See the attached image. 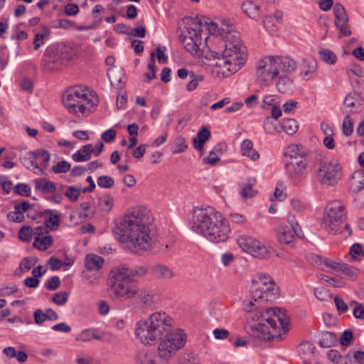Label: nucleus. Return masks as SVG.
Segmentation results:
<instances>
[{"mask_svg":"<svg viewBox=\"0 0 364 364\" xmlns=\"http://www.w3.org/2000/svg\"><path fill=\"white\" fill-rule=\"evenodd\" d=\"M278 290L268 274H259L252 279L250 299L243 301L247 319L245 330L250 336L264 341H281L289 331V317L285 310L262 307L265 301L276 299Z\"/></svg>","mask_w":364,"mask_h":364,"instance_id":"1","label":"nucleus"},{"mask_svg":"<svg viewBox=\"0 0 364 364\" xmlns=\"http://www.w3.org/2000/svg\"><path fill=\"white\" fill-rule=\"evenodd\" d=\"M220 36L224 38L225 42L232 41L235 33H237V36L239 37V33L234 31V26L228 20L222 19L220 21Z\"/></svg>","mask_w":364,"mask_h":364,"instance_id":"23","label":"nucleus"},{"mask_svg":"<svg viewBox=\"0 0 364 364\" xmlns=\"http://www.w3.org/2000/svg\"><path fill=\"white\" fill-rule=\"evenodd\" d=\"M338 272H341L345 277L353 280L358 274L359 270L346 263H342Z\"/></svg>","mask_w":364,"mask_h":364,"instance_id":"40","label":"nucleus"},{"mask_svg":"<svg viewBox=\"0 0 364 364\" xmlns=\"http://www.w3.org/2000/svg\"><path fill=\"white\" fill-rule=\"evenodd\" d=\"M128 277L121 274L117 268L110 272V296L114 301H123L135 298L137 286L131 283Z\"/></svg>","mask_w":364,"mask_h":364,"instance_id":"8","label":"nucleus"},{"mask_svg":"<svg viewBox=\"0 0 364 364\" xmlns=\"http://www.w3.org/2000/svg\"><path fill=\"white\" fill-rule=\"evenodd\" d=\"M320 58L327 64L334 65L337 61L336 55L331 50L323 48L318 52Z\"/></svg>","mask_w":364,"mask_h":364,"instance_id":"38","label":"nucleus"},{"mask_svg":"<svg viewBox=\"0 0 364 364\" xmlns=\"http://www.w3.org/2000/svg\"><path fill=\"white\" fill-rule=\"evenodd\" d=\"M307 164L306 158H300L299 160H287L284 166L286 173L293 179L301 178L306 173Z\"/></svg>","mask_w":364,"mask_h":364,"instance_id":"16","label":"nucleus"},{"mask_svg":"<svg viewBox=\"0 0 364 364\" xmlns=\"http://www.w3.org/2000/svg\"><path fill=\"white\" fill-rule=\"evenodd\" d=\"M291 205L294 210L298 212H304L309 208V205L302 200L294 198L291 200Z\"/></svg>","mask_w":364,"mask_h":364,"instance_id":"55","label":"nucleus"},{"mask_svg":"<svg viewBox=\"0 0 364 364\" xmlns=\"http://www.w3.org/2000/svg\"><path fill=\"white\" fill-rule=\"evenodd\" d=\"M93 147L92 144H86L72 156V159L75 162L87 161L91 159Z\"/></svg>","mask_w":364,"mask_h":364,"instance_id":"25","label":"nucleus"},{"mask_svg":"<svg viewBox=\"0 0 364 364\" xmlns=\"http://www.w3.org/2000/svg\"><path fill=\"white\" fill-rule=\"evenodd\" d=\"M97 185L104 188H111L114 184V179L109 176H101L97 178Z\"/></svg>","mask_w":364,"mask_h":364,"instance_id":"47","label":"nucleus"},{"mask_svg":"<svg viewBox=\"0 0 364 364\" xmlns=\"http://www.w3.org/2000/svg\"><path fill=\"white\" fill-rule=\"evenodd\" d=\"M36 259L31 257H25L21 261L18 269L22 272H26L31 269V267L34 265L36 263Z\"/></svg>","mask_w":364,"mask_h":364,"instance_id":"48","label":"nucleus"},{"mask_svg":"<svg viewBox=\"0 0 364 364\" xmlns=\"http://www.w3.org/2000/svg\"><path fill=\"white\" fill-rule=\"evenodd\" d=\"M241 8L243 12L252 18H257L259 16V7L252 1L244 2Z\"/></svg>","mask_w":364,"mask_h":364,"instance_id":"33","label":"nucleus"},{"mask_svg":"<svg viewBox=\"0 0 364 364\" xmlns=\"http://www.w3.org/2000/svg\"><path fill=\"white\" fill-rule=\"evenodd\" d=\"M350 190L353 192H359L364 188V171H355L350 181Z\"/></svg>","mask_w":364,"mask_h":364,"instance_id":"28","label":"nucleus"},{"mask_svg":"<svg viewBox=\"0 0 364 364\" xmlns=\"http://www.w3.org/2000/svg\"><path fill=\"white\" fill-rule=\"evenodd\" d=\"M104 259L95 254H89L85 259V266L89 270H99L102 267Z\"/></svg>","mask_w":364,"mask_h":364,"instance_id":"26","label":"nucleus"},{"mask_svg":"<svg viewBox=\"0 0 364 364\" xmlns=\"http://www.w3.org/2000/svg\"><path fill=\"white\" fill-rule=\"evenodd\" d=\"M350 255L354 259L358 258L359 256H364V250L362 245L359 243L353 244L350 249Z\"/></svg>","mask_w":364,"mask_h":364,"instance_id":"58","label":"nucleus"},{"mask_svg":"<svg viewBox=\"0 0 364 364\" xmlns=\"http://www.w3.org/2000/svg\"><path fill=\"white\" fill-rule=\"evenodd\" d=\"M333 14L335 16V26L339 31L340 37L349 36L351 31L348 25V16L345 8L339 3L333 6Z\"/></svg>","mask_w":364,"mask_h":364,"instance_id":"15","label":"nucleus"},{"mask_svg":"<svg viewBox=\"0 0 364 364\" xmlns=\"http://www.w3.org/2000/svg\"><path fill=\"white\" fill-rule=\"evenodd\" d=\"M203 80V75L196 74L193 70H188V68H183V83L187 91L195 90Z\"/></svg>","mask_w":364,"mask_h":364,"instance_id":"19","label":"nucleus"},{"mask_svg":"<svg viewBox=\"0 0 364 364\" xmlns=\"http://www.w3.org/2000/svg\"><path fill=\"white\" fill-rule=\"evenodd\" d=\"M45 214H49V217L45 220V225L47 228L55 230L60 225V219L58 215L53 214L51 210H46Z\"/></svg>","mask_w":364,"mask_h":364,"instance_id":"37","label":"nucleus"},{"mask_svg":"<svg viewBox=\"0 0 364 364\" xmlns=\"http://www.w3.org/2000/svg\"><path fill=\"white\" fill-rule=\"evenodd\" d=\"M279 80L277 83V88L278 91L282 93H285L291 89L292 80L287 77H284L282 74L279 75Z\"/></svg>","mask_w":364,"mask_h":364,"instance_id":"41","label":"nucleus"},{"mask_svg":"<svg viewBox=\"0 0 364 364\" xmlns=\"http://www.w3.org/2000/svg\"><path fill=\"white\" fill-rule=\"evenodd\" d=\"M63 102L68 112L75 114L88 115L97 106L87 92L80 86L66 90L63 95Z\"/></svg>","mask_w":364,"mask_h":364,"instance_id":"7","label":"nucleus"},{"mask_svg":"<svg viewBox=\"0 0 364 364\" xmlns=\"http://www.w3.org/2000/svg\"><path fill=\"white\" fill-rule=\"evenodd\" d=\"M47 232L46 228L38 227L35 229V235L37 236L33 241V247L39 250L45 251L53 245V237L50 235L43 236L44 232Z\"/></svg>","mask_w":364,"mask_h":364,"instance_id":"18","label":"nucleus"},{"mask_svg":"<svg viewBox=\"0 0 364 364\" xmlns=\"http://www.w3.org/2000/svg\"><path fill=\"white\" fill-rule=\"evenodd\" d=\"M60 280L58 276H53L45 284L46 288L50 291H54L60 287Z\"/></svg>","mask_w":364,"mask_h":364,"instance_id":"56","label":"nucleus"},{"mask_svg":"<svg viewBox=\"0 0 364 364\" xmlns=\"http://www.w3.org/2000/svg\"><path fill=\"white\" fill-rule=\"evenodd\" d=\"M33 230L30 226H23L18 231V238L24 242H28L32 238Z\"/></svg>","mask_w":364,"mask_h":364,"instance_id":"49","label":"nucleus"},{"mask_svg":"<svg viewBox=\"0 0 364 364\" xmlns=\"http://www.w3.org/2000/svg\"><path fill=\"white\" fill-rule=\"evenodd\" d=\"M196 20L200 21L201 25V31H200V36L201 38V33L203 31V28L207 30L210 35L220 36L219 25L217 23L206 18L205 16H196V17H186L183 18V38H186L188 32L191 33L193 30L188 27L191 26V23Z\"/></svg>","mask_w":364,"mask_h":364,"instance_id":"13","label":"nucleus"},{"mask_svg":"<svg viewBox=\"0 0 364 364\" xmlns=\"http://www.w3.org/2000/svg\"><path fill=\"white\" fill-rule=\"evenodd\" d=\"M349 307L353 308V314L356 318L364 320V307L355 301L349 304Z\"/></svg>","mask_w":364,"mask_h":364,"instance_id":"44","label":"nucleus"},{"mask_svg":"<svg viewBox=\"0 0 364 364\" xmlns=\"http://www.w3.org/2000/svg\"><path fill=\"white\" fill-rule=\"evenodd\" d=\"M134 335L144 346H153L159 343L157 353L142 350L136 356L137 364H169L182 348V328L176 326L175 319L165 311L151 314L137 321Z\"/></svg>","mask_w":364,"mask_h":364,"instance_id":"2","label":"nucleus"},{"mask_svg":"<svg viewBox=\"0 0 364 364\" xmlns=\"http://www.w3.org/2000/svg\"><path fill=\"white\" fill-rule=\"evenodd\" d=\"M345 218L344 204L340 200H333L326 207L321 226L328 232L336 234L341 232V225Z\"/></svg>","mask_w":364,"mask_h":364,"instance_id":"9","label":"nucleus"},{"mask_svg":"<svg viewBox=\"0 0 364 364\" xmlns=\"http://www.w3.org/2000/svg\"><path fill=\"white\" fill-rule=\"evenodd\" d=\"M237 242L244 251L252 255L254 257L264 258L269 254L267 247L259 241L252 237L241 235L237 238Z\"/></svg>","mask_w":364,"mask_h":364,"instance_id":"12","label":"nucleus"},{"mask_svg":"<svg viewBox=\"0 0 364 364\" xmlns=\"http://www.w3.org/2000/svg\"><path fill=\"white\" fill-rule=\"evenodd\" d=\"M70 164L66 161H59L56 165L52 167L55 173H66L70 169Z\"/></svg>","mask_w":364,"mask_h":364,"instance_id":"52","label":"nucleus"},{"mask_svg":"<svg viewBox=\"0 0 364 364\" xmlns=\"http://www.w3.org/2000/svg\"><path fill=\"white\" fill-rule=\"evenodd\" d=\"M284 154L288 160H299L300 158H306L307 153L304 147L299 144H291L286 148Z\"/></svg>","mask_w":364,"mask_h":364,"instance_id":"24","label":"nucleus"},{"mask_svg":"<svg viewBox=\"0 0 364 364\" xmlns=\"http://www.w3.org/2000/svg\"><path fill=\"white\" fill-rule=\"evenodd\" d=\"M296 68V61L289 56H266L257 66V80L269 84L281 73L290 74Z\"/></svg>","mask_w":364,"mask_h":364,"instance_id":"6","label":"nucleus"},{"mask_svg":"<svg viewBox=\"0 0 364 364\" xmlns=\"http://www.w3.org/2000/svg\"><path fill=\"white\" fill-rule=\"evenodd\" d=\"M342 130L344 135L349 136L353 134V122L349 116H346L343 122Z\"/></svg>","mask_w":364,"mask_h":364,"instance_id":"51","label":"nucleus"},{"mask_svg":"<svg viewBox=\"0 0 364 364\" xmlns=\"http://www.w3.org/2000/svg\"><path fill=\"white\" fill-rule=\"evenodd\" d=\"M210 132L205 127H203L193 139V146L196 149L201 151L205 141L210 138Z\"/></svg>","mask_w":364,"mask_h":364,"instance_id":"32","label":"nucleus"},{"mask_svg":"<svg viewBox=\"0 0 364 364\" xmlns=\"http://www.w3.org/2000/svg\"><path fill=\"white\" fill-rule=\"evenodd\" d=\"M121 272V274L128 277L129 279H133L135 277H142L148 272V268L146 266H136L130 268L126 264L120 265L116 267Z\"/></svg>","mask_w":364,"mask_h":364,"instance_id":"21","label":"nucleus"},{"mask_svg":"<svg viewBox=\"0 0 364 364\" xmlns=\"http://www.w3.org/2000/svg\"><path fill=\"white\" fill-rule=\"evenodd\" d=\"M299 75L304 80H309L317 74V61L312 57L304 58L299 65Z\"/></svg>","mask_w":364,"mask_h":364,"instance_id":"17","label":"nucleus"},{"mask_svg":"<svg viewBox=\"0 0 364 364\" xmlns=\"http://www.w3.org/2000/svg\"><path fill=\"white\" fill-rule=\"evenodd\" d=\"M334 302L336 309L340 314H344L348 311L349 305H348L340 296L334 297Z\"/></svg>","mask_w":364,"mask_h":364,"instance_id":"54","label":"nucleus"},{"mask_svg":"<svg viewBox=\"0 0 364 364\" xmlns=\"http://www.w3.org/2000/svg\"><path fill=\"white\" fill-rule=\"evenodd\" d=\"M342 178V166L335 159H323L318 162L316 178L318 182L327 186H334Z\"/></svg>","mask_w":364,"mask_h":364,"instance_id":"10","label":"nucleus"},{"mask_svg":"<svg viewBox=\"0 0 364 364\" xmlns=\"http://www.w3.org/2000/svg\"><path fill=\"white\" fill-rule=\"evenodd\" d=\"M50 29L44 26L42 27L41 32L35 35L33 43L36 50H38L39 48L44 43V39L48 38L50 36Z\"/></svg>","mask_w":364,"mask_h":364,"instance_id":"36","label":"nucleus"},{"mask_svg":"<svg viewBox=\"0 0 364 364\" xmlns=\"http://www.w3.org/2000/svg\"><path fill=\"white\" fill-rule=\"evenodd\" d=\"M80 195V188L74 186L68 187L65 192V196L71 201L75 202L77 200Z\"/></svg>","mask_w":364,"mask_h":364,"instance_id":"46","label":"nucleus"},{"mask_svg":"<svg viewBox=\"0 0 364 364\" xmlns=\"http://www.w3.org/2000/svg\"><path fill=\"white\" fill-rule=\"evenodd\" d=\"M35 188L43 193H53L56 191L55 183L46 178H37L34 181Z\"/></svg>","mask_w":364,"mask_h":364,"instance_id":"29","label":"nucleus"},{"mask_svg":"<svg viewBox=\"0 0 364 364\" xmlns=\"http://www.w3.org/2000/svg\"><path fill=\"white\" fill-rule=\"evenodd\" d=\"M189 28L193 31L183 38V48L196 63L206 70L210 69L212 75L219 78L227 77L241 69L246 60V48L237 33L233 35L232 41L225 42V49L220 53L208 46L200 48V21H192Z\"/></svg>","mask_w":364,"mask_h":364,"instance_id":"3","label":"nucleus"},{"mask_svg":"<svg viewBox=\"0 0 364 364\" xmlns=\"http://www.w3.org/2000/svg\"><path fill=\"white\" fill-rule=\"evenodd\" d=\"M114 199L110 196H105L99 199V207L103 213H109L113 207Z\"/></svg>","mask_w":364,"mask_h":364,"instance_id":"42","label":"nucleus"},{"mask_svg":"<svg viewBox=\"0 0 364 364\" xmlns=\"http://www.w3.org/2000/svg\"><path fill=\"white\" fill-rule=\"evenodd\" d=\"M21 161L23 166L28 169L41 171L36 162V159L31 156L29 152H27L23 156H21Z\"/></svg>","mask_w":364,"mask_h":364,"instance_id":"39","label":"nucleus"},{"mask_svg":"<svg viewBox=\"0 0 364 364\" xmlns=\"http://www.w3.org/2000/svg\"><path fill=\"white\" fill-rule=\"evenodd\" d=\"M20 86L22 90L27 91L29 93H31L33 88V84L31 79L24 78L21 82Z\"/></svg>","mask_w":364,"mask_h":364,"instance_id":"63","label":"nucleus"},{"mask_svg":"<svg viewBox=\"0 0 364 364\" xmlns=\"http://www.w3.org/2000/svg\"><path fill=\"white\" fill-rule=\"evenodd\" d=\"M79 12V8L77 4H68L65 6V13L68 16L76 15Z\"/></svg>","mask_w":364,"mask_h":364,"instance_id":"64","label":"nucleus"},{"mask_svg":"<svg viewBox=\"0 0 364 364\" xmlns=\"http://www.w3.org/2000/svg\"><path fill=\"white\" fill-rule=\"evenodd\" d=\"M299 125L294 119H283L280 125V132L284 131L288 135H293L298 131Z\"/></svg>","mask_w":364,"mask_h":364,"instance_id":"34","label":"nucleus"},{"mask_svg":"<svg viewBox=\"0 0 364 364\" xmlns=\"http://www.w3.org/2000/svg\"><path fill=\"white\" fill-rule=\"evenodd\" d=\"M151 273L154 278L161 280L169 279L173 276L172 269L160 264H154L151 268Z\"/></svg>","mask_w":364,"mask_h":364,"instance_id":"22","label":"nucleus"},{"mask_svg":"<svg viewBox=\"0 0 364 364\" xmlns=\"http://www.w3.org/2000/svg\"><path fill=\"white\" fill-rule=\"evenodd\" d=\"M297 223L288 222L282 224L277 230V239L281 244L291 245L299 236Z\"/></svg>","mask_w":364,"mask_h":364,"instance_id":"14","label":"nucleus"},{"mask_svg":"<svg viewBox=\"0 0 364 364\" xmlns=\"http://www.w3.org/2000/svg\"><path fill=\"white\" fill-rule=\"evenodd\" d=\"M337 336L330 331L321 332L318 336V344L323 348H330L337 342Z\"/></svg>","mask_w":364,"mask_h":364,"instance_id":"31","label":"nucleus"},{"mask_svg":"<svg viewBox=\"0 0 364 364\" xmlns=\"http://www.w3.org/2000/svg\"><path fill=\"white\" fill-rule=\"evenodd\" d=\"M68 292L60 291L53 294L52 301L58 306H63L68 301Z\"/></svg>","mask_w":364,"mask_h":364,"instance_id":"50","label":"nucleus"},{"mask_svg":"<svg viewBox=\"0 0 364 364\" xmlns=\"http://www.w3.org/2000/svg\"><path fill=\"white\" fill-rule=\"evenodd\" d=\"M241 152L242 156H247L253 161L259 158V153L253 148V143L250 139H245L241 144Z\"/></svg>","mask_w":364,"mask_h":364,"instance_id":"27","label":"nucleus"},{"mask_svg":"<svg viewBox=\"0 0 364 364\" xmlns=\"http://www.w3.org/2000/svg\"><path fill=\"white\" fill-rule=\"evenodd\" d=\"M325 258L326 257H321L316 255H311L309 256L308 259L313 265L323 270Z\"/></svg>","mask_w":364,"mask_h":364,"instance_id":"57","label":"nucleus"},{"mask_svg":"<svg viewBox=\"0 0 364 364\" xmlns=\"http://www.w3.org/2000/svg\"><path fill=\"white\" fill-rule=\"evenodd\" d=\"M116 131L111 128L102 134V139L106 142H111L116 137Z\"/></svg>","mask_w":364,"mask_h":364,"instance_id":"61","label":"nucleus"},{"mask_svg":"<svg viewBox=\"0 0 364 364\" xmlns=\"http://www.w3.org/2000/svg\"><path fill=\"white\" fill-rule=\"evenodd\" d=\"M328 359L335 364H347L350 358V355L342 356L337 350L331 349L328 351Z\"/></svg>","mask_w":364,"mask_h":364,"instance_id":"35","label":"nucleus"},{"mask_svg":"<svg viewBox=\"0 0 364 364\" xmlns=\"http://www.w3.org/2000/svg\"><path fill=\"white\" fill-rule=\"evenodd\" d=\"M102 338L100 335L98 334L97 330L96 328H87L82 331L80 333H78L75 340L77 341L80 342H90L92 339L101 340Z\"/></svg>","mask_w":364,"mask_h":364,"instance_id":"30","label":"nucleus"},{"mask_svg":"<svg viewBox=\"0 0 364 364\" xmlns=\"http://www.w3.org/2000/svg\"><path fill=\"white\" fill-rule=\"evenodd\" d=\"M15 192L19 196H31V188L26 183H18L14 187Z\"/></svg>","mask_w":364,"mask_h":364,"instance_id":"53","label":"nucleus"},{"mask_svg":"<svg viewBox=\"0 0 364 364\" xmlns=\"http://www.w3.org/2000/svg\"><path fill=\"white\" fill-rule=\"evenodd\" d=\"M264 132L268 134H274L275 133L280 132V126H277L273 121L271 117H267L264 121L263 125Z\"/></svg>","mask_w":364,"mask_h":364,"instance_id":"43","label":"nucleus"},{"mask_svg":"<svg viewBox=\"0 0 364 364\" xmlns=\"http://www.w3.org/2000/svg\"><path fill=\"white\" fill-rule=\"evenodd\" d=\"M242 198H251L255 195L252 186L250 183L245 184L240 191Z\"/></svg>","mask_w":364,"mask_h":364,"instance_id":"60","label":"nucleus"},{"mask_svg":"<svg viewBox=\"0 0 364 364\" xmlns=\"http://www.w3.org/2000/svg\"><path fill=\"white\" fill-rule=\"evenodd\" d=\"M154 296L151 290L137 287L135 294V297L136 298V303L141 309L146 308L153 304Z\"/></svg>","mask_w":364,"mask_h":364,"instance_id":"20","label":"nucleus"},{"mask_svg":"<svg viewBox=\"0 0 364 364\" xmlns=\"http://www.w3.org/2000/svg\"><path fill=\"white\" fill-rule=\"evenodd\" d=\"M150 211L143 206L132 209L117 224L113 232L118 240L133 253L149 250L156 240Z\"/></svg>","mask_w":364,"mask_h":364,"instance_id":"4","label":"nucleus"},{"mask_svg":"<svg viewBox=\"0 0 364 364\" xmlns=\"http://www.w3.org/2000/svg\"><path fill=\"white\" fill-rule=\"evenodd\" d=\"M341 264L342 263L337 261H333L328 258H325L323 271H326L328 272H332L333 271L338 272Z\"/></svg>","mask_w":364,"mask_h":364,"instance_id":"45","label":"nucleus"},{"mask_svg":"<svg viewBox=\"0 0 364 364\" xmlns=\"http://www.w3.org/2000/svg\"><path fill=\"white\" fill-rule=\"evenodd\" d=\"M353 339V333L351 331L346 330L345 331L340 338V342L342 346H348L350 344V341Z\"/></svg>","mask_w":364,"mask_h":364,"instance_id":"62","label":"nucleus"},{"mask_svg":"<svg viewBox=\"0 0 364 364\" xmlns=\"http://www.w3.org/2000/svg\"><path fill=\"white\" fill-rule=\"evenodd\" d=\"M166 47L159 46L156 49L155 56L157 58L158 63L160 64H164L168 60V56L164 54Z\"/></svg>","mask_w":364,"mask_h":364,"instance_id":"59","label":"nucleus"},{"mask_svg":"<svg viewBox=\"0 0 364 364\" xmlns=\"http://www.w3.org/2000/svg\"><path fill=\"white\" fill-rule=\"evenodd\" d=\"M70 58V55L65 48H48L45 53L44 68L48 71L58 70L69 61Z\"/></svg>","mask_w":364,"mask_h":364,"instance_id":"11","label":"nucleus"},{"mask_svg":"<svg viewBox=\"0 0 364 364\" xmlns=\"http://www.w3.org/2000/svg\"><path fill=\"white\" fill-rule=\"evenodd\" d=\"M188 225L194 232L213 242L225 241L230 228L222 215L213 208H196L188 217Z\"/></svg>","mask_w":364,"mask_h":364,"instance_id":"5","label":"nucleus"}]
</instances>
